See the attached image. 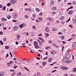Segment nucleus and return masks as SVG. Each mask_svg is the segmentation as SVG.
I'll use <instances>...</instances> for the list:
<instances>
[{
	"label": "nucleus",
	"instance_id": "412c9836",
	"mask_svg": "<svg viewBox=\"0 0 76 76\" xmlns=\"http://www.w3.org/2000/svg\"><path fill=\"white\" fill-rule=\"evenodd\" d=\"M45 37H48L49 36V34L48 33H46L45 34Z\"/></svg>",
	"mask_w": 76,
	"mask_h": 76
},
{
	"label": "nucleus",
	"instance_id": "5701e85b",
	"mask_svg": "<svg viewBox=\"0 0 76 76\" xmlns=\"http://www.w3.org/2000/svg\"><path fill=\"white\" fill-rule=\"evenodd\" d=\"M32 16L33 18H35V17H36V15L35 14H33L32 15Z\"/></svg>",
	"mask_w": 76,
	"mask_h": 76
},
{
	"label": "nucleus",
	"instance_id": "e433bc0d",
	"mask_svg": "<svg viewBox=\"0 0 76 76\" xmlns=\"http://www.w3.org/2000/svg\"><path fill=\"white\" fill-rule=\"evenodd\" d=\"M71 37H76V35L75 34H72Z\"/></svg>",
	"mask_w": 76,
	"mask_h": 76
},
{
	"label": "nucleus",
	"instance_id": "0e129e2a",
	"mask_svg": "<svg viewBox=\"0 0 76 76\" xmlns=\"http://www.w3.org/2000/svg\"><path fill=\"white\" fill-rule=\"evenodd\" d=\"M73 4H76V2L74 1L72 2Z\"/></svg>",
	"mask_w": 76,
	"mask_h": 76
},
{
	"label": "nucleus",
	"instance_id": "473e14b6",
	"mask_svg": "<svg viewBox=\"0 0 76 76\" xmlns=\"http://www.w3.org/2000/svg\"><path fill=\"white\" fill-rule=\"evenodd\" d=\"M21 25H22L23 27H24V26H26V24H25V23H23V24H21Z\"/></svg>",
	"mask_w": 76,
	"mask_h": 76
},
{
	"label": "nucleus",
	"instance_id": "8fccbe9b",
	"mask_svg": "<svg viewBox=\"0 0 76 76\" xmlns=\"http://www.w3.org/2000/svg\"><path fill=\"white\" fill-rule=\"evenodd\" d=\"M3 41H6V38L3 39Z\"/></svg>",
	"mask_w": 76,
	"mask_h": 76
},
{
	"label": "nucleus",
	"instance_id": "6ab92c4d",
	"mask_svg": "<svg viewBox=\"0 0 76 76\" xmlns=\"http://www.w3.org/2000/svg\"><path fill=\"white\" fill-rule=\"evenodd\" d=\"M72 62V61H70L69 60H68L66 62V63H70Z\"/></svg>",
	"mask_w": 76,
	"mask_h": 76
},
{
	"label": "nucleus",
	"instance_id": "6e6d98bb",
	"mask_svg": "<svg viewBox=\"0 0 76 76\" xmlns=\"http://www.w3.org/2000/svg\"><path fill=\"white\" fill-rule=\"evenodd\" d=\"M10 72H15V70L13 69H10Z\"/></svg>",
	"mask_w": 76,
	"mask_h": 76
},
{
	"label": "nucleus",
	"instance_id": "f704fd0d",
	"mask_svg": "<svg viewBox=\"0 0 76 76\" xmlns=\"http://www.w3.org/2000/svg\"><path fill=\"white\" fill-rule=\"evenodd\" d=\"M9 63L10 64H13V62L12 61H10V62H9Z\"/></svg>",
	"mask_w": 76,
	"mask_h": 76
},
{
	"label": "nucleus",
	"instance_id": "4c0bfd02",
	"mask_svg": "<svg viewBox=\"0 0 76 76\" xmlns=\"http://www.w3.org/2000/svg\"><path fill=\"white\" fill-rule=\"evenodd\" d=\"M2 9L3 10H6V7H4L3 8H2Z\"/></svg>",
	"mask_w": 76,
	"mask_h": 76
},
{
	"label": "nucleus",
	"instance_id": "a18cd8bd",
	"mask_svg": "<svg viewBox=\"0 0 76 76\" xmlns=\"http://www.w3.org/2000/svg\"><path fill=\"white\" fill-rule=\"evenodd\" d=\"M18 67V66H14V67H13L14 69H16Z\"/></svg>",
	"mask_w": 76,
	"mask_h": 76
},
{
	"label": "nucleus",
	"instance_id": "69168bd1",
	"mask_svg": "<svg viewBox=\"0 0 76 76\" xmlns=\"http://www.w3.org/2000/svg\"><path fill=\"white\" fill-rule=\"evenodd\" d=\"M3 29H4V30H6L7 29V28L6 27H3Z\"/></svg>",
	"mask_w": 76,
	"mask_h": 76
},
{
	"label": "nucleus",
	"instance_id": "58836bf2",
	"mask_svg": "<svg viewBox=\"0 0 76 76\" xmlns=\"http://www.w3.org/2000/svg\"><path fill=\"white\" fill-rule=\"evenodd\" d=\"M70 18H69L68 20L66 21V22H69V21H70Z\"/></svg>",
	"mask_w": 76,
	"mask_h": 76
},
{
	"label": "nucleus",
	"instance_id": "9d476101",
	"mask_svg": "<svg viewBox=\"0 0 76 76\" xmlns=\"http://www.w3.org/2000/svg\"><path fill=\"white\" fill-rule=\"evenodd\" d=\"M60 38L62 40H63V39H64V36H60Z\"/></svg>",
	"mask_w": 76,
	"mask_h": 76
},
{
	"label": "nucleus",
	"instance_id": "b1692460",
	"mask_svg": "<svg viewBox=\"0 0 76 76\" xmlns=\"http://www.w3.org/2000/svg\"><path fill=\"white\" fill-rule=\"evenodd\" d=\"M19 27H20V28H21L23 27V26H22V24L20 25L19 26Z\"/></svg>",
	"mask_w": 76,
	"mask_h": 76
},
{
	"label": "nucleus",
	"instance_id": "2f4dec72",
	"mask_svg": "<svg viewBox=\"0 0 76 76\" xmlns=\"http://www.w3.org/2000/svg\"><path fill=\"white\" fill-rule=\"evenodd\" d=\"M50 48V47H46L45 48V49L46 50H49Z\"/></svg>",
	"mask_w": 76,
	"mask_h": 76
},
{
	"label": "nucleus",
	"instance_id": "0eeeda50",
	"mask_svg": "<svg viewBox=\"0 0 76 76\" xmlns=\"http://www.w3.org/2000/svg\"><path fill=\"white\" fill-rule=\"evenodd\" d=\"M1 20L4 22H6V20H7V19L5 18H1Z\"/></svg>",
	"mask_w": 76,
	"mask_h": 76
},
{
	"label": "nucleus",
	"instance_id": "6e6552de",
	"mask_svg": "<svg viewBox=\"0 0 76 76\" xmlns=\"http://www.w3.org/2000/svg\"><path fill=\"white\" fill-rule=\"evenodd\" d=\"M73 12V10H70L69 12V15H72Z\"/></svg>",
	"mask_w": 76,
	"mask_h": 76
},
{
	"label": "nucleus",
	"instance_id": "c9c22d12",
	"mask_svg": "<svg viewBox=\"0 0 76 76\" xmlns=\"http://www.w3.org/2000/svg\"><path fill=\"white\" fill-rule=\"evenodd\" d=\"M73 23L74 24L76 23V19L73 21Z\"/></svg>",
	"mask_w": 76,
	"mask_h": 76
},
{
	"label": "nucleus",
	"instance_id": "393cba45",
	"mask_svg": "<svg viewBox=\"0 0 76 76\" xmlns=\"http://www.w3.org/2000/svg\"><path fill=\"white\" fill-rule=\"evenodd\" d=\"M52 58H49L48 59V61H50V62L52 60Z\"/></svg>",
	"mask_w": 76,
	"mask_h": 76
},
{
	"label": "nucleus",
	"instance_id": "3c124183",
	"mask_svg": "<svg viewBox=\"0 0 76 76\" xmlns=\"http://www.w3.org/2000/svg\"><path fill=\"white\" fill-rule=\"evenodd\" d=\"M52 13L54 14H56V12H54V11H53L52 12Z\"/></svg>",
	"mask_w": 76,
	"mask_h": 76
},
{
	"label": "nucleus",
	"instance_id": "ddd939ff",
	"mask_svg": "<svg viewBox=\"0 0 76 76\" xmlns=\"http://www.w3.org/2000/svg\"><path fill=\"white\" fill-rule=\"evenodd\" d=\"M68 68L66 66H64V70H67L68 69Z\"/></svg>",
	"mask_w": 76,
	"mask_h": 76
},
{
	"label": "nucleus",
	"instance_id": "f257e3e1",
	"mask_svg": "<svg viewBox=\"0 0 76 76\" xmlns=\"http://www.w3.org/2000/svg\"><path fill=\"white\" fill-rule=\"evenodd\" d=\"M18 0H11L10 3L11 4H14L15 3H16V2H17Z\"/></svg>",
	"mask_w": 76,
	"mask_h": 76
},
{
	"label": "nucleus",
	"instance_id": "338daca9",
	"mask_svg": "<svg viewBox=\"0 0 76 76\" xmlns=\"http://www.w3.org/2000/svg\"><path fill=\"white\" fill-rule=\"evenodd\" d=\"M36 22H37L38 23V22H39V20H36Z\"/></svg>",
	"mask_w": 76,
	"mask_h": 76
},
{
	"label": "nucleus",
	"instance_id": "a211bd4d",
	"mask_svg": "<svg viewBox=\"0 0 76 76\" xmlns=\"http://www.w3.org/2000/svg\"><path fill=\"white\" fill-rule=\"evenodd\" d=\"M37 75L38 76H41V73L39 72H38L37 73Z\"/></svg>",
	"mask_w": 76,
	"mask_h": 76
},
{
	"label": "nucleus",
	"instance_id": "39448f33",
	"mask_svg": "<svg viewBox=\"0 0 76 76\" xmlns=\"http://www.w3.org/2000/svg\"><path fill=\"white\" fill-rule=\"evenodd\" d=\"M18 28V26H15L14 27L13 30H14V31H16V30H17Z\"/></svg>",
	"mask_w": 76,
	"mask_h": 76
},
{
	"label": "nucleus",
	"instance_id": "864d4df0",
	"mask_svg": "<svg viewBox=\"0 0 76 76\" xmlns=\"http://www.w3.org/2000/svg\"><path fill=\"white\" fill-rule=\"evenodd\" d=\"M19 39H20V37H17V41H18V40H19Z\"/></svg>",
	"mask_w": 76,
	"mask_h": 76
},
{
	"label": "nucleus",
	"instance_id": "7ed1b4c3",
	"mask_svg": "<svg viewBox=\"0 0 76 76\" xmlns=\"http://www.w3.org/2000/svg\"><path fill=\"white\" fill-rule=\"evenodd\" d=\"M67 60V58H66V57H65L63 58L62 61L63 63H64V62H66V61Z\"/></svg>",
	"mask_w": 76,
	"mask_h": 76
},
{
	"label": "nucleus",
	"instance_id": "37998d69",
	"mask_svg": "<svg viewBox=\"0 0 76 76\" xmlns=\"http://www.w3.org/2000/svg\"><path fill=\"white\" fill-rule=\"evenodd\" d=\"M69 76H75V75L73 74H70Z\"/></svg>",
	"mask_w": 76,
	"mask_h": 76
},
{
	"label": "nucleus",
	"instance_id": "dca6fc26",
	"mask_svg": "<svg viewBox=\"0 0 76 76\" xmlns=\"http://www.w3.org/2000/svg\"><path fill=\"white\" fill-rule=\"evenodd\" d=\"M34 45H37L38 44V42L37 41H35L34 42Z\"/></svg>",
	"mask_w": 76,
	"mask_h": 76
},
{
	"label": "nucleus",
	"instance_id": "a878e982",
	"mask_svg": "<svg viewBox=\"0 0 76 76\" xmlns=\"http://www.w3.org/2000/svg\"><path fill=\"white\" fill-rule=\"evenodd\" d=\"M5 49H9V46H5Z\"/></svg>",
	"mask_w": 76,
	"mask_h": 76
},
{
	"label": "nucleus",
	"instance_id": "49530a36",
	"mask_svg": "<svg viewBox=\"0 0 76 76\" xmlns=\"http://www.w3.org/2000/svg\"><path fill=\"white\" fill-rule=\"evenodd\" d=\"M15 72H13L11 76H14V75H15Z\"/></svg>",
	"mask_w": 76,
	"mask_h": 76
},
{
	"label": "nucleus",
	"instance_id": "f03ea898",
	"mask_svg": "<svg viewBox=\"0 0 76 76\" xmlns=\"http://www.w3.org/2000/svg\"><path fill=\"white\" fill-rule=\"evenodd\" d=\"M13 17L14 19H16L18 18V14L16 13H14L13 14Z\"/></svg>",
	"mask_w": 76,
	"mask_h": 76
},
{
	"label": "nucleus",
	"instance_id": "4d7b16f0",
	"mask_svg": "<svg viewBox=\"0 0 76 76\" xmlns=\"http://www.w3.org/2000/svg\"><path fill=\"white\" fill-rule=\"evenodd\" d=\"M24 69H25L26 70H27V71H29V70L28 69V68H26V67H24Z\"/></svg>",
	"mask_w": 76,
	"mask_h": 76
},
{
	"label": "nucleus",
	"instance_id": "c03bdc74",
	"mask_svg": "<svg viewBox=\"0 0 76 76\" xmlns=\"http://www.w3.org/2000/svg\"><path fill=\"white\" fill-rule=\"evenodd\" d=\"M69 27H70L71 28H73V26H72V25H69Z\"/></svg>",
	"mask_w": 76,
	"mask_h": 76
},
{
	"label": "nucleus",
	"instance_id": "79ce46f5",
	"mask_svg": "<svg viewBox=\"0 0 76 76\" xmlns=\"http://www.w3.org/2000/svg\"><path fill=\"white\" fill-rule=\"evenodd\" d=\"M8 6H10L11 5V4H10V3H8L7 4V5Z\"/></svg>",
	"mask_w": 76,
	"mask_h": 76
},
{
	"label": "nucleus",
	"instance_id": "423d86ee",
	"mask_svg": "<svg viewBox=\"0 0 76 76\" xmlns=\"http://www.w3.org/2000/svg\"><path fill=\"white\" fill-rule=\"evenodd\" d=\"M70 55L69 54H67L66 56L65 57L67 59H69L70 58Z\"/></svg>",
	"mask_w": 76,
	"mask_h": 76
},
{
	"label": "nucleus",
	"instance_id": "de8ad7c7",
	"mask_svg": "<svg viewBox=\"0 0 76 76\" xmlns=\"http://www.w3.org/2000/svg\"><path fill=\"white\" fill-rule=\"evenodd\" d=\"M0 35H3V32L2 31H0Z\"/></svg>",
	"mask_w": 76,
	"mask_h": 76
},
{
	"label": "nucleus",
	"instance_id": "1a4fd4ad",
	"mask_svg": "<svg viewBox=\"0 0 76 76\" xmlns=\"http://www.w3.org/2000/svg\"><path fill=\"white\" fill-rule=\"evenodd\" d=\"M54 4V1H53V0H52L50 2V5L53 6V5Z\"/></svg>",
	"mask_w": 76,
	"mask_h": 76
},
{
	"label": "nucleus",
	"instance_id": "c85d7f7f",
	"mask_svg": "<svg viewBox=\"0 0 76 76\" xmlns=\"http://www.w3.org/2000/svg\"><path fill=\"white\" fill-rule=\"evenodd\" d=\"M39 15L40 16H42V12H40L39 14Z\"/></svg>",
	"mask_w": 76,
	"mask_h": 76
},
{
	"label": "nucleus",
	"instance_id": "a19ab883",
	"mask_svg": "<svg viewBox=\"0 0 76 76\" xmlns=\"http://www.w3.org/2000/svg\"><path fill=\"white\" fill-rule=\"evenodd\" d=\"M32 28L33 29H37V28H35V26H32Z\"/></svg>",
	"mask_w": 76,
	"mask_h": 76
},
{
	"label": "nucleus",
	"instance_id": "72a5a7b5",
	"mask_svg": "<svg viewBox=\"0 0 76 76\" xmlns=\"http://www.w3.org/2000/svg\"><path fill=\"white\" fill-rule=\"evenodd\" d=\"M64 66H61L60 67V69L62 70H64Z\"/></svg>",
	"mask_w": 76,
	"mask_h": 76
},
{
	"label": "nucleus",
	"instance_id": "4468645a",
	"mask_svg": "<svg viewBox=\"0 0 76 76\" xmlns=\"http://www.w3.org/2000/svg\"><path fill=\"white\" fill-rule=\"evenodd\" d=\"M38 19H39V20H40V21H42V20H43V18H42L39 17L38 18Z\"/></svg>",
	"mask_w": 76,
	"mask_h": 76
},
{
	"label": "nucleus",
	"instance_id": "603ef678",
	"mask_svg": "<svg viewBox=\"0 0 76 76\" xmlns=\"http://www.w3.org/2000/svg\"><path fill=\"white\" fill-rule=\"evenodd\" d=\"M56 71H57L56 70H54L52 71V73H54V72H56Z\"/></svg>",
	"mask_w": 76,
	"mask_h": 76
},
{
	"label": "nucleus",
	"instance_id": "774afa93",
	"mask_svg": "<svg viewBox=\"0 0 76 76\" xmlns=\"http://www.w3.org/2000/svg\"><path fill=\"white\" fill-rule=\"evenodd\" d=\"M41 41H42V42H44V39H42L41 40Z\"/></svg>",
	"mask_w": 76,
	"mask_h": 76
},
{
	"label": "nucleus",
	"instance_id": "bf43d9fd",
	"mask_svg": "<svg viewBox=\"0 0 76 76\" xmlns=\"http://www.w3.org/2000/svg\"><path fill=\"white\" fill-rule=\"evenodd\" d=\"M13 10V9H11L9 10V12H12Z\"/></svg>",
	"mask_w": 76,
	"mask_h": 76
},
{
	"label": "nucleus",
	"instance_id": "c756f323",
	"mask_svg": "<svg viewBox=\"0 0 76 76\" xmlns=\"http://www.w3.org/2000/svg\"><path fill=\"white\" fill-rule=\"evenodd\" d=\"M53 41L51 40H50L48 41V43L49 44H51V43H52Z\"/></svg>",
	"mask_w": 76,
	"mask_h": 76
},
{
	"label": "nucleus",
	"instance_id": "aec40b11",
	"mask_svg": "<svg viewBox=\"0 0 76 76\" xmlns=\"http://www.w3.org/2000/svg\"><path fill=\"white\" fill-rule=\"evenodd\" d=\"M7 18L8 19H10V18H11V16H10V15H8V16H7Z\"/></svg>",
	"mask_w": 76,
	"mask_h": 76
},
{
	"label": "nucleus",
	"instance_id": "052dcab7",
	"mask_svg": "<svg viewBox=\"0 0 76 76\" xmlns=\"http://www.w3.org/2000/svg\"><path fill=\"white\" fill-rule=\"evenodd\" d=\"M67 51L68 52V53L70 52V49H68L67 50Z\"/></svg>",
	"mask_w": 76,
	"mask_h": 76
},
{
	"label": "nucleus",
	"instance_id": "9b49d317",
	"mask_svg": "<svg viewBox=\"0 0 76 76\" xmlns=\"http://www.w3.org/2000/svg\"><path fill=\"white\" fill-rule=\"evenodd\" d=\"M64 17L62 16L61 18H59V19H60V20H64Z\"/></svg>",
	"mask_w": 76,
	"mask_h": 76
},
{
	"label": "nucleus",
	"instance_id": "4be33fe9",
	"mask_svg": "<svg viewBox=\"0 0 76 76\" xmlns=\"http://www.w3.org/2000/svg\"><path fill=\"white\" fill-rule=\"evenodd\" d=\"M46 64V62L45 61L43 62H42L43 66H45Z\"/></svg>",
	"mask_w": 76,
	"mask_h": 76
},
{
	"label": "nucleus",
	"instance_id": "e2e57ef3",
	"mask_svg": "<svg viewBox=\"0 0 76 76\" xmlns=\"http://www.w3.org/2000/svg\"><path fill=\"white\" fill-rule=\"evenodd\" d=\"M28 11H32V10H31V9L30 8H28Z\"/></svg>",
	"mask_w": 76,
	"mask_h": 76
},
{
	"label": "nucleus",
	"instance_id": "bb28decb",
	"mask_svg": "<svg viewBox=\"0 0 76 76\" xmlns=\"http://www.w3.org/2000/svg\"><path fill=\"white\" fill-rule=\"evenodd\" d=\"M52 31H57V29L56 28H53L52 29Z\"/></svg>",
	"mask_w": 76,
	"mask_h": 76
},
{
	"label": "nucleus",
	"instance_id": "cd10ccee",
	"mask_svg": "<svg viewBox=\"0 0 76 76\" xmlns=\"http://www.w3.org/2000/svg\"><path fill=\"white\" fill-rule=\"evenodd\" d=\"M35 48L36 49L38 48H39V46L38 45H36L35 46Z\"/></svg>",
	"mask_w": 76,
	"mask_h": 76
},
{
	"label": "nucleus",
	"instance_id": "5fc2aeb1",
	"mask_svg": "<svg viewBox=\"0 0 76 76\" xmlns=\"http://www.w3.org/2000/svg\"><path fill=\"white\" fill-rule=\"evenodd\" d=\"M3 5H2L0 4V8H3Z\"/></svg>",
	"mask_w": 76,
	"mask_h": 76
},
{
	"label": "nucleus",
	"instance_id": "ea45409f",
	"mask_svg": "<svg viewBox=\"0 0 76 76\" xmlns=\"http://www.w3.org/2000/svg\"><path fill=\"white\" fill-rule=\"evenodd\" d=\"M53 10H56L57 9V8L55 7H53Z\"/></svg>",
	"mask_w": 76,
	"mask_h": 76
},
{
	"label": "nucleus",
	"instance_id": "7c9ffc66",
	"mask_svg": "<svg viewBox=\"0 0 76 76\" xmlns=\"http://www.w3.org/2000/svg\"><path fill=\"white\" fill-rule=\"evenodd\" d=\"M48 19H49L50 21V22H51L52 20H53V19L51 18H48Z\"/></svg>",
	"mask_w": 76,
	"mask_h": 76
},
{
	"label": "nucleus",
	"instance_id": "13d9d810",
	"mask_svg": "<svg viewBox=\"0 0 76 76\" xmlns=\"http://www.w3.org/2000/svg\"><path fill=\"white\" fill-rule=\"evenodd\" d=\"M17 37H18V38H20V35H17Z\"/></svg>",
	"mask_w": 76,
	"mask_h": 76
},
{
	"label": "nucleus",
	"instance_id": "09e8293b",
	"mask_svg": "<svg viewBox=\"0 0 76 76\" xmlns=\"http://www.w3.org/2000/svg\"><path fill=\"white\" fill-rule=\"evenodd\" d=\"M22 75V73H21L19 72L18 73V74H17V75Z\"/></svg>",
	"mask_w": 76,
	"mask_h": 76
},
{
	"label": "nucleus",
	"instance_id": "2eb2a0df",
	"mask_svg": "<svg viewBox=\"0 0 76 76\" xmlns=\"http://www.w3.org/2000/svg\"><path fill=\"white\" fill-rule=\"evenodd\" d=\"M72 46L73 47H76V42L74 43L72 45Z\"/></svg>",
	"mask_w": 76,
	"mask_h": 76
},
{
	"label": "nucleus",
	"instance_id": "680f3d73",
	"mask_svg": "<svg viewBox=\"0 0 76 76\" xmlns=\"http://www.w3.org/2000/svg\"><path fill=\"white\" fill-rule=\"evenodd\" d=\"M25 18H29L28 17V16L26 15H25Z\"/></svg>",
	"mask_w": 76,
	"mask_h": 76
},
{
	"label": "nucleus",
	"instance_id": "f8f14e48",
	"mask_svg": "<svg viewBox=\"0 0 76 76\" xmlns=\"http://www.w3.org/2000/svg\"><path fill=\"white\" fill-rule=\"evenodd\" d=\"M36 10L37 12H39L40 11V10H39L38 8H36Z\"/></svg>",
	"mask_w": 76,
	"mask_h": 76
},
{
	"label": "nucleus",
	"instance_id": "f3484780",
	"mask_svg": "<svg viewBox=\"0 0 76 76\" xmlns=\"http://www.w3.org/2000/svg\"><path fill=\"white\" fill-rule=\"evenodd\" d=\"M76 71V68H74L72 70L73 72H75Z\"/></svg>",
	"mask_w": 76,
	"mask_h": 76
},
{
	"label": "nucleus",
	"instance_id": "20e7f679",
	"mask_svg": "<svg viewBox=\"0 0 76 76\" xmlns=\"http://www.w3.org/2000/svg\"><path fill=\"white\" fill-rule=\"evenodd\" d=\"M45 31L48 33L50 32V30L49 29V28L48 27H47L45 28Z\"/></svg>",
	"mask_w": 76,
	"mask_h": 76
}]
</instances>
